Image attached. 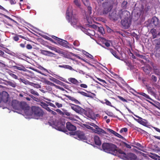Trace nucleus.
<instances>
[{
  "mask_svg": "<svg viewBox=\"0 0 160 160\" xmlns=\"http://www.w3.org/2000/svg\"><path fill=\"white\" fill-rule=\"evenodd\" d=\"M78 92L83 96L88 98H91L92 97V95L91 94H89L88 93H87L83 92L78 91Z\"/></svg>",
  "mask_w": 160,
  "mask_h": 160,
  "instance_id": "33",
  "label": "nucleus"
},
{
  "mask_svg": "<svg viewBox=\"0 0 160 160\" xmlns=\"http://www.w3.org/2000/svg\"><path fill=\"white\" fill-rule=\"evenodd\" d=\"M59 39V40L58 41V43L60 45L65 47L67 44H68V42L67 41L61 39Z\"/></svg>",
  "mask_w": 160,
  "mask_h": 160,
  "instance_id": "29",
  "label": "nucleus"
},
{
  "mask_svg": "<svg viewBox=\"0 0 160 160\" xmlns=\"http://www.w3.org/2000/svg\"><path fill=\"white\" fill-rule=\"evenodd\" d=\"M154 41L156 42L155 47L160 48V38L158 39H155Z\"/></svg>",
  "mask_w": 160,
  "mask_h": 160,
  "instance_id": "37",
  "label": "nucleus"
},
{
  "mask_svg": "<svg viewBox=\"0 0 160 160\" xmlns=\"http://www.w3.org/2000/svg\"><path fill=\"white\" fill-rule=\"evenodd\" d=\"M82 1L85 6H88V0H82Z\"/></svg>",
  "mask_w": 160,
  "mask_h": 160,
  "instance_id": "57",
  "label": "nucleus"
},
{
  "mask_svg": "<svg viewBox=\"0 0 160 160\" xmlns=\"http://www.w3.org/2000/svg\"><path fill=\"white\" fill-rule=\"evenodd\" d=\"M58 67L60 68H64L65 69H68L71 70H73V69L72 68V67L71 66L69 65H59Z\"/></svg>",
  "mask_w": 160,
  "mask_h": 160,
  "instance_id": "31",
  "label": "nucleus"
},
{
  "mask_svg": "<svg viewBox=\"0 0 160 160\" xmlns=\"http://www.w3.org/2000/svg\"><path fill=\"white\" fill-rule=\"evenodd\" d=\"M105 103L107 105L110 106L111 107H113V106L112 105L111 102H109L108 100L107 99H105Z\"/></svg>",
  "mask_w": 160,
  "mask_h": 160,
  "instance_id": "52",
  "label": "nucleus"
},
{
  "mask_svg": "<svg viewBox=\"0 0 160 160\" xmlns=\"http://www.w3.org/2000/svg\"><path fill=\"white\" fill-rule=\"evenodd\" d=\"M150 32L152 35L153 38H155L157 35L156 30L154 28L152 29L151 30Z\"/></svg>",
  "mask_w": 160,
  "mask_h": 160,
  "instance_id": "32",
  "label": "nucleus"
},
{
  "mask_svg": "<svg viewBox=\"0 0 160 160\" xmlns=\"http://www.w3.org/2000/svg\"><path fill=\"white\" fill-rule=\"evenodd\" d=\"M83 54L87 57H88L92 59H93V56L88 52L84 51V52H83Z\"/></svg>",
  "mask_w": 160,
  "mask_h": 160,
  "instance_id": "42",
  "label": "nucleus"
},
{
  "mask_svg": "<svg viewBox=\"0 0 160 160\" xmlns=\"http://www.w3.org/2000/svg\"><path fill=\"white\" fill-rule=\"evenodd\" d=\"M69 105L72 109L74 111L77 113H80L82 112L83 111L84 109L78 105L71 103H70Z\"/></svg>",
  "mask_w": 160,
  "mask_h": 160,
  "instance_id": "9",
  "label": "nucleus"
},
{
  "mask_svg": "<svg viewBox=\"0 0 160 160\" xmlns=\"http://www.w3.org/2000/svg\"><path fill=\"white\" fill-rule=\"evenodd\" d=\"M20 110H28L30 108V107L24 102H20Z\"/></svg>",
  "mask_w": 160,
  "mask_h": 160,
  "instance_id": "17",
  "label": "nucleus"
},
{
  "mask_svg": "<svg viewBox=\"0 0 160 160\" xmlns=\"http://www.w3.org/2000/svg\"><path fill=\"white\" fill-rule=\"evenodd\" d=\"M102 147L105 152L119 157L120 156L121 153L122 152V150L118 149L117 146L112 143H103L102 145Z\"/></svg>",
  "mask_w": 160,
  "mask_h": 160,
  "instance_id": "1",
  "label": "nucleus"
},
{
  "mask_svg": "<svg viewBox=\"0 0 160 160\" xmlns=\"http://www.w3.org/2000/svg\"><path fill=\"white\" fill-rule=\"evenodd\" d=\"M94 140L95 144L97 145L100 146L101 144V142L99 137L97 135L94 136Z\"/></svg>",
  "mask_w": 160,
  "mask_h": 160,
  "instance_id": "24",
  "label": "nucleus"
},
{
  "mask_svg": "<svg viewBox=\"0 0 160 160\" xmlns=\"http://www.w3.org/2000/svg\"><path fill=\"white\" fill-rule=\"evenodd\" d=\"M123 144L125 147L128 148H131V145L128 144L125 142H123Z\"/></svg>",
  "mask_w": 160,
  "mask_h": 160,
  "instance_id": "62",
  "label": "nucleus"
},
{
  "mask_svg": "<svg viewBox=\"0 0 160 160\" xmlns=\"http://www.w3.org/2000/svg\"><path fill=\"white\" fill-rule=\"evenodd\" d=\"M136 145L138 147H135L136 148H137L139 150L143 151V150H142L143 148V147L142 145H141L140 143H137L136 144Z\"/></svg>",
  "mask_w": 160,
  "mask_h": 160,
  "instance_id": "39",
  "label": "nucleus"
},
{
  "mask_svg": "<svg viewBox=\"0 0 160 160\" xmlns=\"http://www.w3.org/2000/svg\"><path fill=\"white\" fill-rule=\"evenodd\" d=\"M155 106L154 107L160 110V103L158 102H155Z\"/></svg>",
  "mask_w": 160,
  "mask_h": 160,
  "instance_id": "49",
  "label": "nucleus"
},
{
  "mask_svg": "<svg viewBox=\"0 0 160 160\" xmlns=\"http://www.w3.org/2000/svg\"><path fill=\"white\" fill-rule=\"evenodd\" d=\"M107 130L109 132L112 133L115 136L118 137L119 138L122 139L124 138L123 136H122V135L119 134V133H118L116 132H115L114 130L110 128H108Z\"/></svg>",
  "mask_w": 160,
  "mask_h": 160,
  "instance_id": "22",
  "label": "nucleus"
},
{
  "mask_svg": "<svg viewBox=\"0 0 160 160\" xmlns=\"http://www.w3.org/2000/svg\"><path fill=\"white\" fill-rule=\"evenodd\" d=\"M142 69L144 72L147 74H150L152 70V68L148 65L142 67Z\"/></svg>",
  "mask_w": 160,
  "mask_h": 160,
  "instance_id": "18",
  "label": "nucleus"
},
{
  "mask_svg": "<svg viewBox=\"0 0 160 160\" xmlns=\"http://www.w3.org/2000/svg\"><path fill=\"white\" fill-rule=\"evenodd\" d=\"M20 102L16 100H14L12 101V108L16 110H20Z\"/></svg>",
  "mask_w": 160,
  "mask_h": 160,
  "instance_id": "11",
  "label": "nucleus"
},
{
  "mask_svg": "<svg viewBox=\"0 0 160 160\" xmlns=\"http://www.w3.org/2000/svg\"><path fill=\"white\" fill-rule=\"evenodd\" d=\"M48 47L50 50H52V51H54L56 52H58L57 50L56 49V48L53 47H51V46H48Z\"/></svg>",
  "mask_w": 160,
  "mask_h": 160,
  "instance_id": "56",
  "label": "nucleus"
},
{
  "mask_svg": "<svg viewBox=\"0 0 160 160\" xmlns=\"http://www.w3.org/2000/svg\"><path fill=\"white\" fill-rule=\"evenodd\" d=\"M102 43L104 44L106 47H109L110 46V43L111 41L110 40H107L105 38H103L102 41Z\"/></svg>",
  "mask_w": 160,
  "mask_h": 160,
  "instance_id": "27",
  "label": "nucleus"
},
{
  "mask_svg": "<svg viewBox=\"0 0 160 160\" xmlns=\"http://www.w3.org/2000/svg\"><path fill=\"white\" fill-rule=\"evenodd\" d=\"M138 123L145 127H148V122L145 119H143L142 118H139V119H137L133 118Z\"/></svg>",
  "mask_w": 160,
  "mask_h": 160,
  "instance_id": "13",
  "label": "nucleus"
},
{
  "mask_svg": "<svg viewBox=\"0 0 160 160\" xmlns=\"http://www.w3.org/2000/svg\"><path fill=\"white\" fill-rule=\"evenodd\" d=\"M68 80L72 83L75 85H79V82L74 78H68Z\"/></svg>",
  "mask_w": 160,
  "mask_h": 160,
  "instance_id": "23",
  "label": "nucleus"
},
{
  "mask_svg": "<svg viewBox=\"0 0 160 160\" xmlns=\"http://www.w3.org/2000/svg\"><path fill=\"white\" fill-rule=\"evenodd\" d=\"M70 134L75 136V138L78 140L82 141H87V138L85 136V133L82 131H78L75 132H72Z\"/></svg>",
  "mask_w": 160,
  "mask_h": 160,
  "instance_id": "6",
  "label": "nucleus"
},
{
  "mask_svg": "<svg viewBox=\"0 0 160 160\" xmlns=\"http://www.w3.org/2000/svg\"><path fill=\"white\" fill-rule=\"evenodd\" d=\"M89 125L90 126L94 127L95 128V129H96L97 131H98V132H97L98 134L100 135H102V134H107V132L106 131H105L104 130H103L102 128H99L98 125H97L96 124L92 122H91L90 123Z\"/></svg>",
  "mask_w": 160,
  "mask_h": 160,
  "instance_id": "10",
  "label": "nucleus"
},
{
  "mask_svg": "<svg viewBox=\"0 0 160 160\" xmlns=\"http://www.w3.org/2000/svg\"><path fill=\"white\" fill-rule=\"evenodd\" d=\"M66 127L70 131H75L76 129V127L69 122L66 123Z\"/></svg>",
  "mask_w": 160,
  "mask_h": 160,
  "instance_id": "16",
  "label": "nucleus"
},
{
  "mask_svg": "<svg viewBox=\"0 0 160 160\" xmlns=\"http://www.w3.org/2000/svg\"><path fill=\"white\" fill-rule=\"evenodd\" d=\"M7 83L8 85L13 88H15L17 86L16 83L13 81H8Z\"/></svg>",
  "mask_w": 160,
  "mask_h": 160,
  "instance_id": "34",
  "label": "nucleus"
},
{
  "mask_svg": "<svg viewBox=\"0 0 160 160\" xmlns=\"http://www.w3.org/2000/svg\"><path fill=\"white\" fill-rule=\"evenodd\" d=\"M146 89L147 90L148 92H150V93H152L153 91L152 90V89L151 87H150L148 85H146Z\"/></svg>",
  "mask_w": 160,
  "mask_h": 160,
  "instance_id": "45",
  "label": "nucleus"
},
{
  "mask_svg": "<svg viewBox=\"0 0 160 160\" xmlns=\"http://www.w3.org/2000/svg\"><path fill=\"white\" fill-rule=\"evenodd\" d=\"M9 99V95L6 92L3 91L0 93V103L2 102L6 103Z\"/></svg>",
  "mask_w": 160,
  "mask_h": 160,
  "instance_id": "8",
  "label": "nucleus"
},
{
  "mask_svg": "<svg viewBox=\"0 0 160 160\" xmlns=\"http://www.w3.org/2000/svg\"><path fill=\"white\" fill-rule=\"evenodd\" d=\"M98 31L102 35L104 34V30L103 27H98Z\"/></svg>",
  "mask_w": 160,
  "mask_h": 160,
  "instance_id": "38",
  "label": "nucleus"
},
{
  "mask_svg": "<svg viewBox=\"0 0 160 160\" xmlns=\"http://www.w3.org/2000/svg\"><path fill=\"white\" fill-rule=\"evenodd\" d=\"M29 92L32 94L33 95L35 96H39V93L33 89H30L29 90Z\"/></svg>",
  "mask_w": 160,
  "mask_h": 160,
  "instance_id": "35",
  "label": "nucleus"
},
{
  "mask_svg": "<svg viewBox=\"0 0 160 160\" xmlns=\"http://www.w3.org/2000/svg\"><path fill=\"white\" fill-rule=\"evenodd\" d=\"M16 65H17V66L14 65L12 66L14 69H17L18 70L23 71H27L26 69L25 68V67L23 65L16 63Z\"/></svg>",
  "mask_w": 160,
  "mask_h": 160,
  "instance_id": "19",
  "label": "nucleus"
},
{
  "mask_svg": "<svg viewBox=\"0 0 160 160\" xmlns=\"http://www.w3.org/2000/svg\"><path fill=\"white\" fill-rule=\"evenodd\" d=\"M12 34L14 35L12 37V38L15 41L18 42V41L19 40V37L24 39H25V38L22 36L13 33H12Z\"/></svg>",
  "mask_w": 160,
  "mask_h": 160,
  "instance_id": "21",
  "label": "nucleus"
},
{
  "mask_svg": "<svg viewBox=\"0 0 160 160\" xmlns=\"http://www.w3.org/2000/svg\"><path fill=\"white\" fill-rule=\"evenodd\" d=\"M32 110L34 116L37 119L42 117L43 115V112L38 107L32 106Z\"/></svg>",
  "mask_w": 160,
  "mask_h": 160,
  "instance_id": "5",
  "label": "nucleus"
},
{
  "mask_svg": "<svg viewBox=\"0 0 160 160\" xmlns=\"http://www.w3.org/2000/svg\"><path fill=\"white\" fill-rule=\"evenodd\" d=\"M122 14L124 16V17L121 20V23L123 28L128 29L130 27L132 21L130 14L127 11H125L122 12Z\"/></svg>",
  "mask_w": 160,
  "mask_h": 160,
  "instance_id": "2",
  "label": "nucleus"
},
{
  "mask_svg": "<svg viewBox=\"0 0 160 160\" xmlns=\"http://www.w3.org/2000/svg\"><path fill=\"white\" fill-rule=\"evenodd\" d=\"M119 157L122 158L128 159L129 160H147V159L145 158H142L139 160L134 154L129 153L127 155L123 151L121 153Z\"/></svg>",
  "mask_w": 160,
  "mask_h": 160,
  "instance_id": "4",
  "label": "nucleus"
},
{
  "mask_svg": "<svg viewBox=\"0 0 160 160\" xmlns=\"http://www.w3.org/2000/svg\"><path fill=\"white\" fill-rule=\"evenodd\" d=\"M128 131V129L126 128H122L120 130V132L121 133H122L123 132H126Z\"/></svg>",
  "mask_w": 160,
  "mask_h": 160,
  "instance_id": "51",
  "label": "nucleus"
},
{
  "mask_svg": "<svg viewBox=\"0 0 160 160\" xmlns=\"http://www.w3.org/2000/svg\"><path fill=\"white\" fill-rule=\"evenodd\" d=\"M109 18L111 20L116 21L118 19V16L114 11L109 13Z\"/></svg>",
  "mask_w": 160,
  "mask_h": 160,
  "instance_id": "15",
  "label": "nucleus"
},
{
  "mask_svg": "<svg viewBox=\"0 0 160 160\" xmlns=\"http://www.w3.org/2000/svg\"><path fill=\"white\" fill-rule=\"evenodd\" d=\"M102 47L104 48H105L106 49H107V48H105L104 47H103L102 46ZM107 49L109 50L110 52L116 58L120 60V57L118 55V54L117 52L113 50V49L111 48H107Z\"/></svg>",
  "mask_w": 160,
  "mask_h": 160,
  "instance_id": "20",
  "label": "nucleus"
},
{
  "mask_svg": "<svg viewBox=\"0 0 160 160\" xmlns=\"http://www.w3.org/2000/svg\"><path fill=\"white\" fill-rule=\"evenodd\" d=\"M41 105L43 108H47L48 106L47 104L43 102H41Z\"/></svg>",
  "mask_w": 160,
  "mask_h": 160,
  "instance_id": "47",
  "label": "nucleus"
},
{
  "mask_svg": "<svg viewBox=\"0 0 160 160\" xmlns=\"http://www.w3.org/2000/svg\"><path fill=\"white\" fill-rule=\"evenodd\" d=\"M65 122H58L56 126L58 129L60 131H63L65 128Z\"/></svg>",
  "mask_w": 160,
  "mask_h": 160,
  "instance_id": "12",
  "label": "nucleus"
},
{
  "mask_svg": "<svg viewBox=\"0 0 160 160\" xmlns=\"http://www.w3.org/2000/svg\"><path fill=\"white\" fill-rule=\"evenodd\" d=\"M148 155L150 157L155 160H157L158 158H160V156L152 152H150Z\"/></svg>",
  "mask_w": 160,
  "mask_h": 160,
  "instance_id": "28",
  "label": "nucleus"
},
{
  "mask_svg": "<svg viewBox=\"0 0 160 160\" xmlns=\"http://www.w3.org/2000/svg\"><path fill=\"white\" fill-rule=\"evenodd\" d=\"M32 69V70H33V71H36L37 72H38L39 73H40L42 75H45L44 73H42L41 71H39V70H38V69H35L34 68H33Z\"/></svg>",
  "mask_w": 160,
  "mask_h": 160,
  "instance_id": "59",
  "label": "nucleus"
},
{
  "mask_svg": "<svg viewBox=\"0 0 160 160\" xmlns=\"http://www.w3.org/2000/svg\"><path fill=\"white\" fill-rule=\"evenodd\" d=\"M55 104L57 106V107L58 108H61L62 106V104L59 103L58 102H56Z\"/></svg>",
  "mask_w": 160,
  "mask_h": 160,
  "instance_id": "64",
  "label": "nucleus"
},
{
  "mask_svg": "<svg viewBox=\"0 0 160 160\" xmlns=\"http://www.w3.org/2000/svg\"><path fill=\"white\" fill-rule=\"evenodd\" d=\"M151 79L154 82H156L157 81V77L154 75L152 76Z\"/></svg>",
  "mask_w": 160,
  "mask_h": 160,
  "instance_id": "54",
  "label": "nucleus"
},
{
  "mask_svg": "<svg viewBox=\"0 0 160 160\" xmlns=\"http://www.w3.org/2000/svg\"><path fill=\"white\" fill-rule=\"evenodd\" d=\"M87 128L88 129L92 130V131L94 132L97 133V132H98V131H97V130L94 129L92 127H91L89 126H88Z\"/></svg>",
  "mask_w": 160,
  "mask_h": 160,
  "instance_id": "43",
  "label": "nucleus"
},
{
  "mask_svg": "<svg viewBox=\"0 0 160 160\" xmlns=\"http://www.w3.org/2000/svg\"><path fill=\"white\" fill-rule=\"evenodd\" d=\"M139 94L140 95L144 97H145L147 99H148L150 100H152V99L148 95L146 94L145 93L141 92L140 93H139Z\"/></svg>",
  "mask_w": 160,
  "mask_h": 160,
  "instance_id": "41",
  "label": "nucleus"
},
{
  "mask_svg": "<svg viewBox=\"0 0 160 160\" xmlns=\"http://www.w3.org/2000/svg\"><path fill=\"white\" fill-rule=\"evenodd\" d=\"M66 97L68 98V99L71 100L72 102H73L76 104H80V102L74 97L69 95L66 96Z\"/></svg>",
  "mask_w": 160,
  "mask_h": 160,
  "instance_id": "25",
  "label": "nucleus"
},
{
  "mask_svg": "<svg viewBox=\"0 0 160 160\" xmlns=\"http://www.w3.org/2000/svg\"><path fill=\"white\" fill-rule=\"evenodd\" d=\"M86 34L87 35L90 36V37L92 36H93L95 35V32L94 31L90 30L88 29L87 32Z\"/></svg>",
  "mask_w": 160,
  "mask_h": 160,
  "instance_id": "30",
  "label": "nucleus"
},
{
  "mask_svg": "<svg viewBox=\"0 0 160 160\" xmlns=\"http://www.w3.org/2000/svg\"><path fill=\"white\" fill-rule=\"evenodd\" d=\"M28 95L31 98H32L33 100L37 101V99H38V98L34 96H33V95H31V94H28Z\"/></svg>",
  "mask_w": 160,
  "mask_h": 160,
  "instance_id": "63",
  "label": "nucleus"
},
{
  "mask_svg": "<svg viewBox=\"0 0 160 160\" xmlns=\"http://www.w3.org/2000/svg\"><path fill=\"white\" fill-rule=\"evenodd\" d=\"M54 78V80L53 81L55 82V83L58 84H60V85H61V84H64V83L61 82V81H59V80L56 79V78Z\"/></svg>",
  "mask_w": 160,
  "mask_h": 160,
  "instance_id": "46",
  "label": "nucleus"
},
{
  "mask_svg": "<svg viewBox=\"0 0 160 160\" xmlns=\"http://www.w3.org/2000/svg\"><path fill=\"white\" fill-rule=\"evenodd\" d=\"M49 52L48 51L42 50H41V53L43 55L48 56Z\"/></svg>",
  "mask_w": 160,
  "mask_h": 160,
  "instance_id": "44",
  "label": "nucleus"
},
{
  "mask_svg": "<svg viewBox=\"0 0 160 160\" xmlns=\"http://www.w3.org/2000/svg\"><path fill=\"white\" fill-rule=\"evenodd\" d=\"M97 79L102 83V84H101L99 82H98V83L99 84L101 85H102L103 86H106V84H107V83L105 81L99 78H97Z\"/></svg>",
  "mask_w": 160,
  "mask_h": 160,
  "instance_id": "36",
  "label": "nucleus"
},
{
  "mask_svg": "<svg viewBox=\"0 0 160 160\" xmlns=\"http://www.w3.org/2000/svg\"><path fill=\"white\" fill-rule=\"evenodd\" d=\"M117 97L122 101L123 102H127V101L122 97L120 96H118Z\"/></svg>",
  "mask_w": 160,
  "mask_h": 160,
  "instance_id": "50",
  "label": "nucleus"
},
{
  "mask_svg": "<svg viewBox=\"0 0 160 160\" xmlns=\"http://www.w3.org/2000/svg\"><path fill=\"white\" fill-rule=\"evenodd\" d=\"M22 82L24 83L25 85H28L29 81L26 79H22Z\"/></svg>",
  "mask_w": 160,
  "mask_h": 160,
  "instance_id": "60",
  "label": "nucleus"
},
{
  "mask_svg": "<svg viewBox=\"0 0 160 160\" xmlns=\"http://www.w3.org/2000/svg\"><path fill=\"white\" fill-rule=\"evenodd\" d=\"M136 56L140 58L146 59V57L145 56L140 55L139 53H136Z\"/></svg>",
  "mask_w": 160,
  "mask_h": 160,
  "instance_id": "48",
  "label": "nucleus"
},
{
  "mask_svg": "<svg viewBox=\"0 0 160 160\" xmlns=\"http://www.w3.org/2000/svg\"><path fill=\"white\" fill-rule=\"evenodd\" d=\"M56 55V54H54V53H53L49 51L48 52V56H49V57H53L54 56V55Z\"/></svg>",
  "mask_w": 160,
  "mask_h": 160,
  "instance_id": "61",
  "label": "nucleus"
},
{
  "mask_svg": "<svg viewBox=\"0 0 160 160\" xmlns=\"http://www.w3.org/2000/svg\"><path fill=\"white\" fill-rule=\"evenodd\" d=\"M152 21L155 26L158 28L160 27V22L157 17L156 16L153 17L152 19Z\"/></svg>",
  "mask_w": 160,
  "mask_h": 160,
  "instance_id": "14",
  "label": "nucleus"
},
{
  "mask_svg": "<svg viewBox=\"0 0 160 160\" xmlns=\"http://www.w3.org/2000/svg\"><path fill=\"white\" fill-rule=\"evenodd\" d=\"M9 75L11 76L12 78H13L15 79H17L18 77V76L15 75V74L12 73H9Z\"/></svg>",
  "mask_w": 160,
  "mask_h": 160,
  "instance_id": "55",
  "label": "nucleus"
},
{
  "mask_svg": "<svg viewBox=\"0 0 160 160\" xmlns=\"http://www.w3.org/2000/svg\"><path fill=\"white\" fill-rule=\"evenodd\" d=\"M128 2L126 1H124L122 2V7L123 9H126L127 8V4Z\"/></svg>",
  "mask_w": 160,
  "mask_h": 160,
  "instance_id": "40",
  "label": "nucleus"
},
{
  "mask_svg": "<svg viewBox=\"0 0 160 160\" xmlns=\"http://www.w3.org/2000/svg\"><path fill=\"white\" fill-rule=\"evenodd\" d=\"M154 53L156 57L160 58V48H157V47H155Z\"/></svg>",
  "mask_w": 160,
  "mask_h": 160,
  "instance_id": "26",
  "label": "nucleus"
},
{
  "mask_svg": "<svg viewBox=\"0 0 160 160\" xmlns=\"http://www.w3.org/2000/svg\"><path fill=\"white\" fill-rule=\"evenodd\" d=\"M74 3L78 7H80V3L78 0H75L74 1Z\"/></svg>",
  "mask_w": 160,
  "mask_h": 160,
  "instance_id": "53",
  "label": "nucleus"
},
{
  "mask_svg": "<svg viewBox=\"0 0 160 160\" xmlns=\"http://www.w3.org/2000/svg\"><path fill=\"white\" fill-rule=\"evenodd\" d=\"M115 0H107L102 3L103 9L100 13V15H106L112 9Z\"/></svg>",
  "mask_w": 160,
  "mask_h": 160,
  "instance_id": "3",
  "label": "nucleus"
},
{
  "mask_svg": "<svg viewBox=\"0 0 160 160\" xmlns=\"http://www.w3.org/2000/svg\"><path fill=\"white\" fill-rule=\"evenodd\" d=\"M71 16V24L72 25H76L78 22V19L76 16H74L70 13L69 12V9H68L66 13V18L67 19L69 20Z\"/></svg>",
  "mask_w": 160,
  "mask_h": 160,
  "instance_id": "7",
  "label": "nucleus"
},
{
  "mask_svg": "<svg viewBox=\"0 0 160 160\" xmlns=\"http://www.w3.org/2000/svg\"><path fill=\"white\" fill-rule=\"evenodd\" d=\"M155 73L158 75L160 76V71L158 69H156L154 70Z\"/></svg>",
  "mask_w": 160,
  "mask_h": 160,
  "instance_id": "58",
  "label": "nucleus"
}]
</instances>
